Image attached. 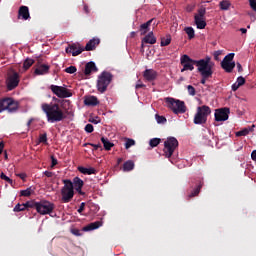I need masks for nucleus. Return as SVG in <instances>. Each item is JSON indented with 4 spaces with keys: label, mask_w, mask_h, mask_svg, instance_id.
I'll return each instance as SVG.
<instances>
[{
    "label": "nucleus",
    "mask_w": 256,
    "mask_h": 256,
    "mask_svg": "<svg viewBox=\"0 0 256 256\" xmlns=\"http://www.w3.org/2000/svg\"><path fill=\"white\" fill-rule=\"evenodd\" d=\"M57 101H59V99L54 97L53 101L49 104L43 103L41 105V109L43 113H45L47 121L49 123H59L67 119V115H65V112H63V108H61Z\"/></svg>",
    "instance_id": "1"
},
{
    "label": "nucleus",
    "mask_w": 256,
    "mask_h": 256,
    "mask_svg": "<svg viewBox=\"0 0 256 256\" xmlns=\"http://www.w3.org/2000/svg\"><path fill=\"white\" fill-rule=\"evenodd\" d=\"M211 57L206 56L204 59L193 60L189 55L184 54L180 58V63L182 65L181 73H185V71H193L195 69V65L197 67V71H200L205 65H207L210 61Z\"/></svg>",
    "instance_id": "2"
},
{
    "label": "nucleus",
    "mask_w": 256,
    "mask_h": 256,
    "mask_svg": "<svg viewBox=\"0 0 256 256\" xmlns=\"http://www.w3.org/2000/svg\"><path fill=\"white\" fill-rule=\"evenodd\" d=\"M211 115V107L207 105L199 106L194 116V125H205L207 118Z\"/></svg>",
    "instance_id": "3"
},
{
    "label": "nucleus",
    "mask_w": 256,
    "mask_h": 256,
    "mask_svg": "<svg viewBox=\"0 0 256 256\" xmlns=\"http://www.w3.org/2000/svg\"><path fill=\"white\" fill-rule=\"evenodd\" d=\"M111 81H113V74L111 72L103 71L99 76L97 80V90L99 93H105L107 91V87L111 85Z\"/></svg>",
    "instance_id": "4"
},
{
    "label": "nucleus",
    "mask_w": 256,
    "mask_h": 256,
    "mask_svg": "<svg viewBox=\"0 0 256 256\" xmlns=\"http://www.w3.org/2000/svg\"><path fill=\"white\" fill-rule=\"evenodd\" d=\"M64 186L61 189V196L63 203H70L75 195V190H73V182L69 179L62 180Z\"/></svg>",
    "instance_id": "5"
},
{
    "label": "nucleus",
    "mask_w": 256,
    "mask_h": 256,
    "mask_svg": "<svg viewBox=\"0 0 256 256\" xmlns=\"http://www.w3.org/2000/svg\"><path fill=\"white\" fill-rule=\"evenodd\" d=\"M165 103L168 109H171L175 115H179V113H185V111H187V106H185L184 101L174 98H166Z\"/></svg>",
    "instance_id": "6"
},
{
    "label": "nucleus",
    "mask_w": 256,
    "mask_h": 256,
    "mask_svg": "<svg viewBox=\"0 0 256 256\" xmlns=\"http://www.w3.org/2000/svg\"><path fill=\"white\" fill-rule=\"evenodd\" d=\"M17 109H19V103L13 100V98L0 99V113H3V111H8V113H15Z\"/></svg>",
    "instance_id": "7"
},
{
    "label": "nucleus",
    "mask_w": 256,
    "mask_h": 256,
    "mask_svg": "<svg viewBox=\"0 0 256 256\" xmlns=\"http://www.w3.org/2000/svg\"><path fill=\"white\" fill-rule=\"evenodd\" d=\"M179 147V141L175 137H168L164 142V155L167 159L173 157V153H175V149Z\"/></svg>",
    "instance_id": "8"
},
{
    "label": "nucleus",
    "mask_w": 256,
    "mask_h": 256,
    "mask_svg": "<svg viewBox=\"0 0 256 256\" xmlns=\"http://www.w3.org/2000/svg\"><path fill=\"white\" fill-rule=\"evenodd\" d=\"M55 210V204L47 200H41L36 204V211L40 215H50Z\"/></svg>",
    "instance_id": "9"
},
{
    "label": "nucleus",
    "mask_w": 256,
    "mask_h": 256,
    "mask_svg": "<svg viewBox=\"0 0 256 256\" xmlns=\"http://www.w3.org/2000/svg\"><path fill=\"white\" fill-rule=\"evenodd\" d=\"M213 67H215V63L213 61H210L202 68H200V71H198V73H200L201 75V85H205V83H207V79H211V77H213Z\"/></svg>",
    "instance_id": "10"
},
{
    "label": "nucleus",
    "mask_w": 256,
    "mask_h": 256,
    "mask_svg": "<svg viewBox=\"0 0 256 256\" xmlns=\"http://www.w3.org/2000/svg\"><path fill=\"white\" fill-rule=\"evenodd\" d=\"M50 89L56 97L59 99H67L69 97H73V93H71V90L63 87V86H58V85H51Z\"/></svg>",
    "instance_id": "11"
},
{
    "label": "nucleus",
    "mask_w": 256,
    "mask_h": 256,
    "mask_svg": "<svg viewBox=\"0 0 256 256\" xmlns=\"http://www.w3.org/2000/svg\"><path fill=\"white\" fill-rule=\"evenodd\" d=\"M6 85L8 91H13V89H16V87L19 86V73L13 72L12 74L8 75Z\"/></svg>",
    "instance_id": "12"
},
{
    "label": "nucleus",
    "mask_w": 256,
    "mask_h": 256,
    "mask_svg": "<svg viewBox=\"0 0 256 256\" xmlns=\"http://www.w3.org/2000/svg\"><path fill=\"white\" fill-rule=\"evenodd\" d=\"M229 113H231V110L228 107L216 109L214 114L215 121L218 123L221 121H227V119H229Z\"/></svg>",
    "instance_id": "13"
},
{
    "label": "nucleus",
    "mask_w": 256,
    "mask_h": 256,
    "mask_svg": "<svg viewBox=\"0 0 256 256\" xmlns=\"http://www.w3.org/2000/svg\"><path fill=\"white\" fill-rule=\"evenodd\" d=\"M49 69H51V66L41 64V59H39L34 70V75H47L49 74Z\"/></svg>",
    "instance_id": "14"
},
{
    "label": "nucleus",
    "mask_w": 256,
    "mask_h": 256,
    "mask_svg": "<svg viewBox=\"0 0 256 256\" xmlns=\"http://www.w3.org/2000/svg\"><path fill=\"white\" fill-rule=\"evenodd\" d=\"M65 51L66 53H72L73 57H77V55H81L85 51V48L81 44H71Z\"/></svg>",
    "instance_id": "15"
},
{
    "label": "nucleus",
    "mask_w": 256,
    "mask_h": 256,
    "mask_svg": "<svg viewBox=\"0 0 256 256\" xmlns=\"http://www.w3.org/2000/svg\"><path fill=\"white\" fill-rule=\"evenodd\" d=\"M18 19H23V21H27L31 19V14L29 13V7L21 6L18 10Z\"/></svg>",
    "instance_id": "16"
},
{
    "label": "nucleus",
    "mask_w": 256,
    "mask_h": 256,
    "mask_svg": "<svg viewBox=\"0 0 256 256\" xmlns=\"http://www.w3.org/2000/svg\"><path fill=\"white\" fill-rule=\"evenodd\" d=\"M98 71H99V69L97 68V65H95V62L90 61V62L86 63L84 74L87 77H89V75H91L92 73H97Z\"/></svg>",
    "instance_id": "17"
},
{
    "label": "nucleus",
    "mask_w": 256,
    "mask_h": 256,
    "mask_svg": "<svg viewBox=\"0 0 256 256\" xmlns=\"http://www.w3.org/2000/svg\"><path fill=\"white\" fill-rule=\"evenodd\" d=\"M143 77L146 81H155V79H157V71L153 70V69H146L143 72Z\"/></svg>",
    "instance_id": "18"
},
{
    "label": "nucleus",
    "mask_w": 256,
    "mask_h": 256,
    "mask_svg": "<svg viewBox=\"0 0 256 256\" xmlns=\"http://www.w3.org/2000/svg\"><path fill=\"white\" fill-rule=\"evenodd\" d=\"M202 188H203V181L198 180L196 187L188 194V199L197 197V195H199V193H201Z\"/></svg>",
    "instance_id": "19"
},
{
    "label": "nucleus",
    "mask_w": 256,
    "mask_h": 256,
    "mask_svg": "<svg viewBox=\"0 0 256 256\" xmlns=\"http://www.w3.org/2000/svg\"><path fill=\"white\" fill-rule=\"evenodd\" d=\"M84 104L88 107H96L99 105V99L96 96H88L84 99Z\"/></svg>",
    "instance_id": "20"
},
{
    "label": "nucleus",
    "mask_w": 256,
    "mask_h": 256,
    "mask_svg": "<svg viewBox=\"0 0 256 256\" xmlns=\"http://www.w3.org/2000/svg\"><path fill=\"white\" fill-rule=\"evenodd\" d=\"M153 21H155L154 18L148 20L146 23H143L140 25V34L141 35H147V33H149V27H151V23H153Z\"/></svg>",
    "instance_id": "21"
},
{
    "label": "nucleus",
    "mask_w": 256,
    "mask_h": 256,
    "mask_svg": "<svg viewBox=\"0 0 256 256\" xmlns=\"http://www.w3.org/2000/svg\"><path fill=\"white\" fill-rule=\"evenodd\" d=\"M142 43H148L150 45H155L157 43V38L153 35V31L149 32L142 40ZM143 47V44H142Z\"/></svg>",
    "instance_id": "22"
},
{
    "label": "nucleus",
    "mask_w": 256,
    "mask_h": 256,
    "mask_svg": "<svg viewBox=\"0 0 256 256\" xmlns=\"http://www.w3.org/2000/svg\"><path fill=\"white\" fill-rule=\"evenodd\" d=\"M221 67L226 73H233V69H235V62L222 61Z\"/></svg>",
    "instance_id": "23"
},
{
    "label": "nucleus",
    "mask_w": 256,
    "mask_h": 256,
    "mask_svg": "<svg viewBox=\"0 0 256 256\" xmlns=\"http://www.w3.org/2000/svg\"><path fill=\"white\" fill-rule=\"evenodd\" d=\"M103 226V222L101 221H96L88 224L83 228V231H94V229H99V227Z\"/></svg>",
    "instance_id": "24"
},
{
    "label": "nucleus",
    "mask_w": 256,
    "mask_h": 256,
    "mask_svg": "<svg viewBox=\"0 0 256 256\" xmlns=\"http://www.w3.org/2000/svg\"><path fill=\"white\" fill-rule=\"evenodd\" d=\"M99 45V39H91L85 46L84 51H93Z\"/></svg>",
    "instance_id": "25"
},
{
    "label": "nucleus",
    "mask_w": 256,
    "mask_h": 256,
    "mask_svg": "<svg viewBox=\"0 0 256 256\" xmlns=\"http://www.w3.org/2000/svg\"><path fill=\"white\" fill-rule=\"evenodd\" d=\"M78 171L81 172L83 175H95V173H97V170L93 167L85 168L83 166H79Z\"/></svg>",
    "instance_id": "26"
},
{
    "label": "nucleus",
    "mask_w": 256,
    "mask_h": 256,
    "mask_svg": "<svg viewBox=\"0 0 256 256\" xmlns=\"http://www.w3.org/2000/svg\"><path fill=\"white\" fill-rule=\"evenodd\" d=\"M194 22L197 29H205V27H207V22H205V19H201L198 16H194Z\"/></svg>",
    "instance_id": "27"
},
{
    "label": "nucleus",
    "mask_w": 256,
    "mask_h": 256,
    "mask_svg": "<svg viewBox=\"0 0 256 256\" xmlns=\"http://www.w3.org/2000/svg\"><path fill=\"white\" fill-rule=\"evenodd\" d=\"M135 169V162L133 160H128L123 164V171H133Z\"/></svg>",
    "instance_id": "28"
},
{
    "label": "nucleus",
    "mask_w": 256,
    "mask_h": 256,
    "mask_svg": "<svg viewBox=\"0 0 256 256\" xmlns=\"http://www.w3.org/2000/svg\"><path fill=\"white\" fill-rule=\"evenodd\" d=\"M101 141L104 145V149L106 151H111V148L114 147L115 144H113L111 141H109V138L102 137Z\"/></svg>",
    "instance_id": "29"
},
{
    "label": "nucleus",
    "mask_w": 256,
    "mask_h": 256,
    "mask_svg": "<svg viewBox=\"0 0 256 256\" xmlns=\"http://www.w3.org/2000/svg\"><path fill=\"white\" fill-rule=\"evenodd\" d=\"M72 184H73L74 189H83L84 182L81 178L75 177L73 179Z\"/></svg>",
    "instance_id": "30"
},
{
    "label": "nucleus",
    "mask_w": 256,
    "mask_h": 256,
    "mask_svg": "<svg viewBox=\"0 0 256 256\" xmlns=\"http://www.w3.org/2000/svg\"><path fill=\"white\" fill-rule=\"evenodd\" d=\"M219 7L221 11H229V8L231 7V2L229 0H223L219 3Z\"/></svg>",
    "instance_id": "31"
},
{
    "label": "nucleus",
    "mask_w": 256,
    "mask_h": 256,
    "mask_svg": "<svg viewBox=\"0 0 256 256\" xmlns=\"http://www.w3.org/2000/svg\"><path fill=\"white\" fill-rule=\"evenodd\" d=\"M160 45L161 47H167L168 45H171V35H166V38L162 37Z\"/></svg>",
    "instance_id": "32"
},
{
    "label": "nucleus",
    "mask_w": 256,
    "mask_h": 256,
    "mask_svg": "<svg viewBox=\"0 0 256 256\" xmlns=\"http://www.w3.org/2000/svg\"><path fill=\"white\" fill-rule=\"evenodd\" d=\"M35 63V60L31 58H27L23 63V69L24 71H27V69L31 68L33 64Z\"/></svg>",
    "instance_id": "33"
},
{
    "label": "nucleus",
    "mask_w": 256,
    "mask_h": 256,
    "mask_svg": "<svg viewBox=\"0 0 256 256\" xmlns=\"http://www.w3.org/2000/svg\"><path fill=\"white\" fill-rule=\"evenodd\" d=\"M38 202L35 201H27L24 203L25 209H37Z\"/></svg>",
    "instance_id": "34"
},
{
    "label": "nucleus",
    "mask_w": 256,
    "mask_h": 256,
    "mask_svg": "<svg viewBox=\"0 0 256 256\" xmlns=\"http://www.w3.org/2000/svg\"><path fill=\"white\" fill-rule=\"evenodd\" d=\"M185 33L188 35V39H195V30L193 27L185 28Z\"/></svg>",
    "instance_id": "35"
},
{
    "label": "nucleus",
    "mask_w": 256,
    "mask_h": 256,
    "mask_svg": "<svg viewBox=\"0 0 256 256\" xmlns=\"http://www.w3.org/2000/svg\"><path fill=\"white\" fill-rule=\"evenodd\" d=\"M20 195L21 197H31V195H33V189L30 187L27 188L26 190H22L20 191Z\"/></svg>",
    "instance_id": "36"
},
{
    "label": "nucleus",
    "mask_w": 256,
    "mask_h": 256,
    "mask_svg": "<svg viewBox=\"0 0 256 256\" xmlns=\"http://www.w3.org/2000/svg\"><path fill=\"white\" fill-rule=\"evenodd\" d=\"M207 10L205 8L198 9V13L194 17H198V19H205V14Z\"/></svg>",
    "instance_id": "37"
},
{
    "label": "nucleus",
    "mask_w": 256,
    "mask_h": 256,
    "mask_svg": "<svg viewBox=\"0 0 256 256\" xmlns=\"http://www.w3.org/2000/svg\"><path fill=\"white\" fill-rule=\"evenodd\" d=\"M14 213H21V211H26L25 209V204H17L14 209H13Z\"/></svg>",
    "instance_id": "38"
},
{
    "label": "nucleus",
    "mask_w": 256,
    "mask_h": 256,
    "mask_svg": "<svg viewBox=\"0 0 256 256\" xmlns=\"http://www.w3.org/2000/svg\"><path fill=\"white\" fill-rule=\"evenodd\" d=\"M0 179H2V181H6V183H9V185H13V179L9 178L3 172L0 174Z\"/></svg>",
    "instance_id": "39"
},
{
    "label": "nucleus",
    "mask_w": 256,
    "mask_h": 256,
    "mask_svg": "<svg viewBox=\"0 0 256 256\" xmlns=\"http://www.w3.org/2000/svg\"><path fill=\"white\" fill-rule=\"evenodd\" d=\"M233 59H235V53H229L228 55H226L224 57V59L222 61H226L228 63H234Z\"/></svg>",
    "instance_id": "40"
},
{
    "label": "nucleus",
    "mask_w": 256,
    "mask_h": 256,
    "mask_svg": "<svg viewBox=\"0 0 256 256\" xmlns=\"http://www.w3.org/2000/svg\"><path fill=\"white\" fill-rule=\"evenodd\" d=\"M134 145H135V140L131 138L126 139L125 149H131V147H133Z\"/></svg>",
    "instance_id": "41"
},
{
    "label": "nucleus",
    "mask_w": 256,
    "mask_h": 256,
    "mask_svg": "<svg viewBox=\"0 0 256 256\" xmlns=\"http://www.w3.org/2000/svg\"><path fill=\"white\" fill-rule=\"evenodd\" d=\"M248 133H249V128H244L243 130L236 132V137H246Z\"/></svg>",
    "instance_id": "42"
},
{
    "label": "nucleus",
    "mask_w": 256,
    "mask_h": 256,
    "mask_svg": "<svg viewBox=\"0 0 256 256\" xmlns=\"http://www.w3.org/2000/svg\"><path fill=\"white\" fill-rule=\"evenodd\" d=\"M188 94L191 95L192 97H195L197 95V91L195 90V87L192 85L187 86Z\"/></svg>",
    "instance_id": "43"
},
{
    "label": "nucleus",
    "mask_w": 256,
    "mask_h": 256,
    "mask_svg": "<svg viewBox=\"0 0 256 256\" xmlns=\"http://www.w3.org/2000/svg\"><path fill=\"white\" fill-rule=\"evenodd\" d=\"M161 143V140L159 138H153L150 140L149 145L150 147H157Z\"/></svg>",
    "instance_id": "44"
},
{
    "label": "nucleus",
    "mask_w": 256,
    "mask_h": 256,
    "mask_svg": "<svg viewBox=\"0 0 256 256\" xmlns=\"http://www.w3.org/2000/svg\"><path fill=\"white\" fill-rule=\"evenodd\" d=\"M64 71L65 73H69L70 75H73V73H77V67L69 66Z\"/></svg>",
    "instance_id": "45"
},
{
    "label": "nucleus",
    "mask_w": 256,
    "mask_h": 256,
    "mask_svg": "<svg viewBox=\"0 0 256 256\" xmlns=\"http://www.w3.org/2000/svg\"><path fill=\"white\" fill-rule=\"evenodd\" d=\"M155 117H156L157 123H167V118H165V116L156 114Z\"/></svg>",
    "instance_id": "46"
},
{
    "label": "nucleus",
    "mask_w": 256,
    "mask_h": 256,
    "mask_svg": "<svg viewBox=\"0 0 256 256\" xmlns=\"http://www.w3.org/2000/svg\"><path fill=\"white\" fill-rule=\"evenodd\" d=\"M39 143L47 144V133L40 134V136H39Z\"/></svg>",
    "instance_id": "47"
},
{
    "label": "nucleus",
    "mask_w": 256,
    "mask_h": 256,
    "mask_svg": "<svg viewBox=\"0 0 256 256\" xmlns=\"http://www.w3.org/2000/svg\"><path fill=\"white\" fill-rule=\"evenodd\" d=\"M94 130L95 128L92 126V124H87L84 128V131H86V133H93Z\"/></svg>",
    "instance_id": "48"
},
{
    "label": "nucleus",
    "mask_w": 256,
    "mask_h": 256,
    "mask_svg": "<svg viewBox=\"0 0 256 256\" xmlns=\"http://www.w3.org/2000/svg\"><path fill=\"white\" fill-rule=\"evenodd\" d=\"M236 83H238V85H239L240 87L243 86V85H245V78H243V76H239V77L237 78Z\"/></svg>",
    "instance_id": "49"
},
{
    "label": "nucleus",
    "mask_w": 256,
    "mask_h": 256,
    "mask_svg": "<svg viewBox=\"0 0 256 256\" xmlns=\"http://www.w3.org/2000/svg\"><path fill=\"white\" fill-rule=\"evenodd\" d=\"M89 123H93L94 125H97L98 123H101V119L99 117L90 118Z\"/></svg>",
    "instance_id": "50"
},
{
    "label": "nucleus",
    "mask_w": 256,
    "mask_h": 256,
    "mask_svg": "<svg viewBox=\"0 0 256 256\" xmlns=\"http://www.w3.org/2000/svg\"><path fill=\"white\" fill-rule=\"evenodd\" d=\"M83 211H85V202H82V203L80 204L79 208H78V213H79L80 215L83 214Z\"/></svg>",
    "instance_id": "51"
},
{
    "label": "nucleus",
    "mask_w": 256,
    "mask_h": 256,
    "mask_svg": "<svg viewBox=\"0 0 256 256\" xmlns=\"http://www.w3.org/2000/svg\"><path fill=\"white\" fill-rule=\"evenodd\" d=\"M249 3L251 9L256 12V0H249Z\"/></svg>",
    "instance_id": "52"
},
{
    "label": "nucleus",
    "mask_w": 256,
    "mask_h": 256,
    "mask_svg": "<svg viewBox=\"0 0 256 256\" xmlns=\"http://www.w3.org/2000/svg\"><path fill=\"white\" fill-rule=\"evenodd\" d=\"M222 53H223L222 50H217V51H215V52H214V59H215L216 61H218L219 56H220Z\"/></svg>",
    "instance_id": "53"
},
{
    "label": "nucleus",
    "mask_w": 256,
    "mask_h": 256,
    "mask_svg": "<svg viewBox=\"0 0 256 256\" xmlns=\"http://www.w3.org/2000/svg\"><path fill=\"white\" fill-rule=\"evenodd\" d=\"M88 145H90L91 147H94V151L101 149V143H98V144L88 143Z\"/></svg>",
    "instance_id": "54"
},
{
    "label": "nucleus",
    "mask_w": 256,
    "mask_h": 256,
    "mask_svg": "<svg viewBox=\"0 0 256 256\" xmlns=\"http://www.w3.org/2000/svg\"><path fill=\"white\" fill-rule=\"evenodd\" d=\"M44 175L45 177H48V178L55 177V172L45 171Z\"/></svg>",
    "instance_id": "55"
},
{
    "label": "nucleus",
    "mask_w": 256,
    "mask_h": 256,
    "mask_svg": "<svg viewBox=\"0 0 256 256\" xmlns=\"http://www.w3.org/2000/svg\"><path fill=\"white\" fill-rule=\"evenodd\" d=\"M51 161H52L51 168L53 169V167L57 165L58 161H57V158H55V156H51Z\"/></svg>",
    "instance_id": "56"
},
{
    "label": "nucleus",
    "mask_w": 256,
    "mask_h": 256,
    "mask_svg": "<svg viewBox=\"0 0 256 256\" xmlns=\"http://www.w3.org/2000/svg\"><path fill=\"white\" fill-rule=\"evenodd\" d=\"M136 89H143L145 88V84L141 83V80H138V83L136 84Z\"/></svg>",
    "instance_id": "57"
},
{
    "label": "nucleus",
    "mask_w": 256,
    "mask_h": 256,
    "mask_svg": "<svg viewBox=\"0 0 256 256\" xmlns=\"http://www.w3.org/2000/svg\"><path fill=\"white\" fill-rule=\"evenodd\" d=\"M236 67H237L238 73H243V66L241 65V63L237 62Z\"/></svg>",
    "instance_id": "58"
},
{
    "label": "nucleus",
    "mask_w": 256,
    "mask_h": 256,
    "mask_svg": "<svg viewBox=\"0 0 256 256\" xmlns=\"http://www.w3.org/2000/svg\"><path fill=\"white\" fill-rule=\"evenodd\" d=\"M241 87L237 82L232 85V91H237Z\"/></svg>",
    "instance_id": "59"
},
{
    "label": "nucleus",
    "mask_w": 256,
    "mask_h": 256,
    "mask_svg": "<svg viewBox=\"0 0 256 256\" xmlns=\"http://www.w3.org/2000/svg\"><path fill=\"white\" fill-rule=\"evenodd\" d=\"M17 177H19V178L22 179V180H25L26 177H27V174H25V173H20V174H17Z\"/></svg>",
    "instance_id": "60"
},
{
    "label": "nucleus",
    "mask_w": 256,
    "mask_h": 256,
    "mask_svg": "<svg viewBox=\"0 0 256 256\" xmlns=\"http://www.w3.org/2000/svg\"><path fill=\"white\" fill-rule=\"evenodd\" d=\"M251 159H252V161H256V150L252 151Z\"/></svg>",
    "instance_id": "61"
},
{
    "label": "nucleus",
    "mask_w": 256,
    "mask_h": 256,
    "mask_svg": "<svg viewBox=\"0 0 256 256\" xmlns=\"http://www.w3.org/2000/svg\"><path fill=\"white\" fill-rule=\"evenodd\" d=\"M3 149H5V143L0 142V155L3 153Z\"/></svg>",
    "instance_id": "62"
},
{
    "label": "nucleus",
    "mask_w": 256,
    "mask_h": 256,
    "mask_svg": "<svg viewBox=\"0 0 256 256\" xmlns=\"http://www.w3.org/2000/svg\"><path fill=\"white\" fill-rule=\"evenodd\" d=\"M82 188H76L75 190L77 191V193H79V195H85V192H83V190H81Z\"/></svg>",
    "instance_id": "63"
},
{
    "label": "nucleus",
    "mask_w": 256,
    "mask_h": 256,
    "mask_svg": "<svg viewBox=\"0 0 256 256\" xmlns=\"http://www.w3.org/2000/svg\"><path fill=\"white\" fill-rule=\"evenodd\" d=\"M84 11H85V13H89V6H87V5H84Z\"/></svg>",
    "instance_id": "64"
}]
</instances>
